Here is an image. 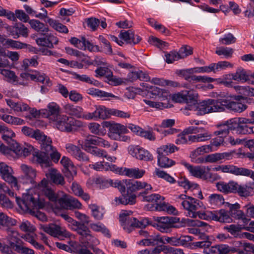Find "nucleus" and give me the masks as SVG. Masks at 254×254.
I'll list each match as a JSON object with an SVG mask.
<instances>
[{
	"instance_id": "obj_1",
	"label": "nucleus",
	"mask_w": 254,
	"mask_h": 254,
	"mask_svg": "<svg viewBox=\"0 0 254 254\" xmlns=\"http://www.w3.org/2000/svg\"><path fill=\"white\" fill-rule=\"evenodd\" d=\"M37 189L49 199L51 208L53 210L62 208H81L82 204L77 199L68 198L65 195L59 197L58 194L49 187L48 182L46 179L41 181Z\"/></svg>"
},
{
	"instance_id": "obj_2",
	"label": "nucleus",
	"mask_w": 254,
	"mask_h": 254,
	"mask_svg": "<svg viewBox=\"0 0 254 254\" xmlns=\"http://www.w3.org/2000/svg\"><path fill=\"white\" fill-rule=\"evenodd\" d=\"M40 184L34 189H30L29 191L23 195L22 199L18 198L14 192L6 187L5 193L15 199L18 206L24 211H31L44 207L46 200L43 198L44 195L41 191L37 189Z\"/></svg>"
},
{
	"instance_id": "obj_3",
	"label": "nucleus",
	"mask_w": 254,
	"mask_h": 254,
	"mask_svg": "<svg viewBox=\"0 0 254 254\" xmlns=\"http://www.w3.org/2000/svg\"><path fill=\"white\" fill-rule=\"evenodd\" d=\"M54 126L59 130L66 132L76 131L85 126L82 121L65 115L57 116Z\"/></svg>"
},
{
	"instance_id": "obj_4",
	"label": "nucleus",
	"mask_w": 254,
	"mask_h": 254,
	"mask_svg": "<svg viewBox=\"0 0 254 254\" xmlns=\"http://www.w3.org/2000/svg\"><path fill=\"white\" fill-rule=\"evenodd\" d=\"M104 126L109 128L108 136L112 140L129 142L130 137L125 135L129 131L127 127L119 123L104 122Z\"/></svg>"
},
{
	"instance_id": "obj_5",
	"label": "nucleus",
	"mask_w": 254,
	"mask_h": 254,
	"mask_svg": "<svg viewBox=\"0 0 254 254\" xmlns=\"http://www.w3.org/2000/svg\"><path fill=\"white\" fill-rule=\"evenodd\" d=\"M176 199L191 218H194L196 211L203 206L202 202L199 200L184 194L177 195Z\"/></svg>"
},
{
	"instance_id": "obj_6",
	"label": "nucleus",
	"mask_w": 254,
	"mask_h": 254,
	"mask_svg": "<svg viewBox=\"0 0 254 254\" xmlns=\"http://www.w3.org/2000/svg\"><path fill=\"white\" fill-rule=\"evenodd\" d=\"M181 164L184 166L191 176L203 180L210 181L214 178V175L210 172V168L207 166H193L182 160Z\"/></svg>"
},
{
	"instance_id": "obj_7",
	"label": "nucleus",
	"mask_w": 254,
	"mask_h": 254,
	"mask_svg": "<svg viewBox=\"0 0 254 254\" xmlns=\"http://www.w3.org/2000/svg\"><path fill=\"white\" fill-rule=\"evenodd\" d=\"M153 220L152 226L161 232H167L171 228L178 227L176 224L179 222L180 219L174 217L154 216Z\"/></svg>"
},
{
	"instance_id": "obj_8",
	"label": "nucleus",
	"mask_w": 254,
	"mask_h": 254,
	"mask_svg": "<svg viewBox=\"0 0 254 254\" xmlns=\"http://www.w3.org/2000/svg\"><path fill=\"white\" fill-rule=\"evenodd\" d=\"M13 174L14 171L10 166L4 162H0V176L1 179L8 183L13 190H18L19 186L17 179L13 176Z\"/></svg>"
},
{
	"instance_id": "obj_9",
	"label": "nucleus",
	"mask_w": 254,
	"mask_h": 254,
	"mask_svg": "<svg viewBox=\"0 0 254 254\" xmlns=\"http://www.w3.org/2000/svg\"><path fill=\"white\" fill-rule=\"evenodd\" d=\"M186 133L183 131L177 135L175 140V143L177 145L190 144L193 143L205 142L209 138L210 135L207 133L203 134H197L195 135H190L188 137L186 136Z\"/></svg>"
},
{
	"instance_id": "obj_10",
	"label": "nucleus",
	"mask_w": 254,
	"mask_h": 254,
	"mask_svg": "<svg viewBox=\"0 0 254 254\" xmlns=\"http://www.w3.org/2000/svg\"><path fill=\"white\" fill-rule=\"evenodd\" d=\"M39 228L46 233L56 238H68L70 236V233L66 229L53 223L49 225H40Z\"/></svg>"
},
{
	"instance_id": "obj_11",
	"label": "nucleus",
	"mask_w": 254,
	"mask_h": 254,
	"mask_svg": "<svg viewBox=\"0 0 254 254\" xmlns=\"http://www.w3.org/2000/svg\"><path fill=\"white\" fill-rule=\"evenodd\" d=\"M197 97L198 94L196 91L187 90L175 93L171 96L172 100L176 102L186 103L187 104H192Z\"/></svg>"
},
{
	"instance_id": "obj_12",
	"label": "nucleus",
	"mask_w": 254,
	"mask_h": 254,
	"mask_svg": "<svg viewBox=\"0 0 254 254\" xmlns=\"http://www.w3.org/2000/svg\"><path fill=\"white\" fill-rule=\"evenodd\" d=\"M96 138H97V136L89 135L84 140H78L77 143L85 151L96 156L101 149L97 147V139Z\"/></svg>"
},
{
	"instance_id": "obj_13",
	"label": "nucleus",
	"mask_w": 254,
	"mask_h": 254,
	"mask_svg": "<svg viewBox=\"0 0 254 254\" xmlns=\"http://www.w3.org/2000/svg\"><path fill=\"white\" fill-rule=\"evenodd\" d=\"M52 144V140L51 138L47 137L43 142L41 143L40 149L48 153L49 156H50L51 160L57 163L61 157V154Z\"/></svg>"
},
{
	"instance_id": "obj_14",
	"label": "nucleus",
	"mask_w": 254,
	"mask_h": 254,
	"mask_svg": "<svg viewBox=\"0 0 254 254\" xmlns=\"http://www.w3.org/2000/svg\"><path fill=\"white\" fill-rule=\"evenodd\" d=\"M224 206L229 208V213L231 217L241 220L244 225H247L250 221V219L246 216L244 212L240 209V205L238 203L231 204L226 202L224 203Z\"/></svg>"
},
{
	"instance_id": "obj_15",
	"label": "nucleus",
	"mask_w": 254,
	"mask_h": 254,
	"mask_svg": "<svg viewBox=\"0 0 254 254\" xmlns=\"http://www.w3.org/2000/svg\"><path fill=\"white\" fill-rule=\"evenodd\" d=\"M128 152L132 156L140 160L151 161L153 160V155L148 150L139 146H129Z\"/></svg>"
},
{
	"instance_id": "obj_16",
	"label": "nucleus",
	"mask_w": 254,
	"mask_h": 254,
	"mask_svg": "<svg viewBox=\"0 0 254 254\" xmlns=\"http://www.w3.org/2000/svg\"><path fill=\"white\" fill-rule=\"evenodd\" d=\"M188 108L190 110L197 111V114L200 115L213 112L211 99L198 103L196 99L192 104L188 106Z\"/></svg>"
},
{
	"instance_id": "obj_17",
	"label": "nucleus",
	"mask_w": 254,
	"mask_h": 254,
	"mask_svg": "<svg viewBox=\"0 0 254 254\" xmlns=\"http://www.w3.org/2000/svg\"><path fill=\"white\" fill-rule=\"evenodd\" d=\"M125 182L127 184V192L136 191L142 189H145L144 192L140 193V195H143V194L148 193L152 190V187L151 185L146 182L128 180V181Z\"/></svg>"
},
{
	"instance_id": "obj_18",
	"label": "nucleus",
	"mask_w": 254,
	"mask_h": 254,
	"mask_svg": "<svg viewBox=\"0 0 254 254\" xmlns=\"http://www.w3.org/2000/svg\"><path fill=\"white\" fill-rule=\"evenodd\" d=\"M6 58H8L13 62H16L19 59V54L17 52L10 51L2 48V50H0V68L10 65V62Z\"/></svg>"
},
{
	"instance_id": "obj_19",
	"label": "nucleus",
	"mask_w": 254,
	"mask_h": 254,
	"mask_svg": "<svg viewBox=\"0 0 254 254\" xmlns=\"http://www.w3.org/2000/svg\"><path fill=\"white\" fill-rule=\"evenodd\" d=\"M112 109H109L104 106H99L96 107V110L93 113L88 112L87 120H95L99 119L106 120L111 116Z\"/></svg>"
},
{
	"instance_id": "obj_20",
	"label": "nucleus",
	"mask_w": 254,
	"mask_h": 254,
	"mask_svg": "<svg viewBox=\"0 0 254 254\" xmlns=\"http://www.w3.org/2000/svg\"><path fill=\"white\" fill-rule=\"evenodd\" d=\"M215 170L217 171H221L223 173H230L235 176L246 177V175H248L247 173L249 172V169L243 167H238L233 165H225L219 166L215 168Z\"/></svg>"
},
{
	"instance_id": "obj_21",
	"label": "nucleus",
	"mask_w": 254,
	"mask_h": 254,
	"mask_svg": "<svg viewBox=\"0 0 254 254\" xmlns=\"http://www.w3.org/2000/svg\"><path fill=\"white\" fill-rule=\"evenodd\" d=\"M63 109L64 112L69 116L87 120L88 112H84L83 109L80 106L67 103L64 106Z\"/></svg>"
},
{
	"instance_id": "obj_22",
	"label": "nucleus",
	"mask_w": 254,
	"mask_h": 254,
	"mask_svg": "<svg viewBox=\"0 0 254 254\" xmlns=\"http://www.w3.org/2000/svg\"><path fill=\"white\" fill-rule=\"evenodd\" d=\"M42 34L40 37L36 39V44L40 46L45 47L49 48H54V45L58 43V39L51 33Z\"/></svg>"
},
{
	"instance_id": "obj_23",
	"label": "nucleus",
	"mask_w": 254,
	"mask_h": 254,
	"mask_svg": "<svg viewBox=\"0 0 254 254\" xmlns=\"http://www.w3.org/2000/svg\"><path fill=\"white\" fill-rule=\"evenodd\" d=\"M21 131L25 135L35 138L38 141L40 145H41V143H43L48 137L39 129L34 130L27 126L22 127Z\"/></svg>"
},
{
	"instance_id": "obj_24",
	"label": "nucleus",
	"mask_w": 254,
	"mask_h": 254,
	"mask_svg": "<svg viewBox=\"0 0 254 254\" xmlns=\"http://www.w3.org/2000/svg\"><path fill=\"white\" fill-rule=\"evenodd\" d=\"M235 193L241 197H247L254 194V182H249L245 185H239L237 183Z\"/></svg>"
},
{
	"instance_id": "obj_25",
	"label": "nucleus",
	"mask_w": 254,
	"mask_h": 254,
	"mask_svg": "<svg viewBox=\"0 0 254 254\" xmlns=\"http://www.w3.org/2000/svg\"><path fill=\"white\" fill-rule=\"evenodd\" d=\"M231 98L227 97L228 106L227 109L235 112L241 113L244 111L247 108L246 105L240 102L241 99L243 98L241 96L235 97V101L231 100Z\"/></svg>"
},
{
	"instance_id": "obj_26",
	"label": "nucleus",
	"mask_w": 254,
	"mask_h": 254,
	"mask_svg": "<svg viewBox=\"0 0 254 254\" xmlns=\"http://www.w3.org/2000/svg\"><path fill=\"white\" fill-rule=\"evenodd\" d=\"M20 76L27 80L38 81L43 83L46 81L48 83L49 81V77L44 73H41L37 70L34 71L32 73L23 72L20 74Z\"/></svg>"
},
{
	"instance_id": "obj_27",
	"label": "nucleus",
	"mask_w": 254,
	"mask_h": 254,
	"mask_svg": "<svg viewBox=\"0 0 254 254\" xmlns=\"http://www.w3.org/2000/svg\"><path fill=\"white\" fill-rule=\"evenodd\" d=\"M119 38L126 43L131 45L136 44L141 40V38L138 35H134L132 30H122L119 34Z\"/></svg>"
},
{
	"instance_id": "obj_28",
	"label": "nucleus",
	"mask_w": 254,
	"mask_h": 254,
	"mask_svg": "<svg viewBox=\"0 0 254 254\" xmlns=\"http://www.w3.org/2000/svg\"><path fill=\"white\" fill-rule=\"evenodd\" d=\"M65 148L68 153L78 160L82 161L88 160L89 159L86 154L82 152L77 146L71 143H67L65 144Z\"/></svg>"
},
{
	"instance_id": "obj_29",
	"label": "nucleus",
	"mask_w": 254,
	"mask_h": 254,
	"mask_svg": "<svg viewBox=\"0 0 254 254\" xmlns=\"http://www.w3.org/2000/svg\"><path fill=\"white\" fill-rule=\"evenodd\" d=\"M20 169L23 175L22 178L25 183H32L36 176V172L34 169L26 164H21Z\"/></svg>"
},
{
	"instance_id": "obj_30",
	"label": "nucleus",
	"mask_w": 254,
	"mask_h": 254,
	"mask_svg": "<svg viewBox=\"0 0 254 254\" xmlns=\"http://www.w3.org/2000/svg\"><path fill=\"white\" fill-rule=\"evenodd\" d=\"M237 182L231 181L228 183L219 182L216 185L217 189L224 193H235L236 192Z\"/></svg>"
},
{
	"instance_id": "obj_31",
	"label": "nucleus",
	"mask_w": 254,
	"mask_h": 254,
	"mask_svg": "<svg viewBox=\"0 0 254 254\" xmlns=\"http://www.w3.org/2000/svg\"><path fill=\"white\" fill-rule=\"evenodd\" d=\"M226 77L230 79L242 83L249 82L250 80L249 76L246 71L242 68L237 69L235 73L227 74Z\"/></svg>"
},
{
	"instance_id": "obj_32",
	"label": "nucleus",
	"mask_w": 254,
	"mask_h": 254,
	"mask_svg": "<svg viewBox=\"0 0 254 254\" xmlns=\"http://www.w3.org/2000/svg\"><path fill=\"white\" fill-rule=\"evenodd\" d=\"M5 230L7 232L6 240L11 248L14 249L17 244L22 243V242L19 238L18 231L11 228L10 227Z\"/></svg>"
},
{
	"instance_id": "obj_33",
	"label": "nucleus",
	"mask_w": 254,
	"mask_h": 254,
	"mask_svg": "<svg viewBox=\"0 0 254 254\" xmlns=\"http://www.w3.org/2000/svg\"><path fill=\"white\" fill-rule=\"evenodd\" d=\"M67 226L70 229L76 231L81 235L86 236L88 234L89 231L88 228L72 218L67 223Z\"/></svg>"
},
{
	"instance_id": "obj_34",
	"label": "nucleus",
	"mask_w": 254,
	"mask_h": 254,
	"mask_svg": "<svg viewBox=\"0 0 254 254\" xmlns=\"http://www.w3.org/2000/svg\"><path fill=\"white\" fill-rule=\"evenodd\" d=\"M87 93L92 96L100 97L102 99V100H109L112 98H115L116 99H119L118 97L111 93L107 92L104 91H102L94 88H90L88 89L87 90Z\"/></svg>"
},
{
	"instance_id": "obj_35",
	"label": "nucleus",
	"mask_w": 254,
	"mask_h": 254,
	"mask_svg": "<svg viewBox=\"0 0 254 254\" xmlns=\"http://www.w3.org/2000/svg\"><path fill=\"white\" fill-rule=\"evenodd\" d=\"M33 156L37 162L40 164L42 167H50L52 164L48 153L41 149L40 151L35 152Z\"/></svg>"
},
{
	"instance_id": "obj_36",
	"label": "nucleus",
	"mask_w": 254,
	"mask_h": 254,
	"mask_svg": "<svg viewBox=\"0 0 254 254\" xmlns=\"http://www.w3.org/2000/svg\"><path fill=\"white\" fill-rule=\"evenodd\" d=\"M89 167L90 169H93L97 171H107L110 170L115 172V171H116V165L104 161H101L90 164L89 165Z\"/></svg>"
},
{
	"instance_id": "obj_37",
	"label": "nucleus",
	"mask_w": 254,
	"mask_h": 254,
	"mask_svg": "<svg viewBox=\"0 0 254 254\" xmlns=\"http://www.w3.org/2000/svg\"><path fill=\"white\" fill-rule=\"evenodd\" d=\"M46 175L48 178H50L56 184L63 185L64 184V177L56 169L50 168Z\"/></svg>"
},
{
	"instance_id": "obj_38",
	"label": "nucleus",
	"mask_w": 254,
	"mask_h": 254,
	"mask_svg": "<svg viewBox=\"0 0 254 254\" xmlns=\"http://www.w3.org/2000/svg\"><path fill=\"white\" fill-rule=\"evenodd\" d=\"M213 112H222L227 109L228 106L227 97L216 100L211 99Z\"/></svg>"
},
{
	"instance_id": "obj_39",
	"label": "nucleus",
	"mask_w": 254,
	"mask_h": 254,
	"mask_svg": "<svg viewBox=\"0 0 254 254\" xmlns=\"http://www.w3.org/2000/svg\"><path fill=\"white\" fill-rule=\"evenodd\" d=\"M7 105L15 112H27L29 109V106L22 102H14L11 99H6Z\"/></svg>"
},
{
	"instance_id": "obj_40",
	"label": "nucleus",
	"mask_w": 254,
	"mask_h": 254,
	"mask_svg": "<svg viewBox=\"0 0 254 254\" xmlns=\"http://www.w3.org/2000/svg\"><path fill=\"white\" fill-rule=\"evenodd\" d=\"M240 119L244 120L243 121L244 123L239 122L237 132L243 134L254 133V126L249 125V124H252L249 121V119L240 118Z\"/></svg>"
},
{
	"instance_id": "obj_41",
	"label": "nucleus",
	"mask_w": 254,
	"mask_h": 254,
	"mask_svg": "<svg viewBox=\"0 0 254 254\" xmlns=\"http://www.w3.org/2000/svg\"><path fill=\"white\" fill-rule=\"evenodd\" d=\"M60 162L64 168L69 172L71 175V177H69V179L70 181L72 180L73 176L76 174V167L70 159L66 156H63Z\"/></svg>"
},
{
	"instance_id": "obj_42",
	"label": "nucleus",
	"mask_w": 254,
	"mask_h": 254,
	"mask_svg": "<svg viewBox=\"0 0 254 254\" xmlns=\"http://www.w3.org/2000/svg\"><path fill=\"white\" fill-rule=\"evenodd\" d=\"M214 220L223 223H231L233 221L229 211L223 209L218 212L215 211Z\"/></svg>"
},
{
	"instance_id": "obj_43",
	"label": "nucleus",
	"mask_w": 254,
	"mask_h": 254,
	"mask_svg": "<svg viewBox=\"0 0 254 254\" xmlns=\"http://www.w3.org/2000/svg\"><path fill=\"white\" fill-rule=\"evenodd\" d=\"M16 220L12 219L3 212L0 213V229H6L8 227L16 225Z\"/></svg>"
},
{
	"instance_id": "obj_44",
	"label": "nucleus",
	"mask_w": 254,
	"mask_h": 254,
	"mask_svg": "<svg viewBox=\"0 0 254 254\" xmlns=\"http://www.w3.org/2000/svg\"><path fill=\"white\" fill-rule=\"evenodd\" d=\"M179 150V148L172 143L163 145L157 149V155H168Z\"/></svg>"
},
{
	"instance_id": "obj_45",
	"label": "nucleus",
	"mask_w": 254,
	"mask_h": 254,
	"mask_svg": "<svg viewBox=\"0 0 254 254\" xmlns=\"http://www.w3.org/2000/svg\"><path fill=\"white\" fill-rule=\"evenodd\" d=\"M0 119L6 123L11 125L18 126L22 125L25 124V122L23 120L7 114L0 115Z\"/></svg>"
},
{
	"instance_id": "obj_46",
	"label": "nucleus",
	"mask_w": 254,
	"mask_h": 254,
	"mask_svg": "<svg viewBox=\"0 0 254 254\" xmlns=\"http://www.w3.org/2000/svg\"><path fill=\"white\" fill-rule=\"evenodd\" d=\"M184 133L186 134H203L207 133L210 135L209 138L207 139V141L209 140L212 137V134L208 130L203 127H195L193 126L189 127L183 130Z\"/></svg>"
},
{
	"instance_id": "obj_47",
	"label": "nucleus",
	"mask_w": 254,
	"mask_h": 254,
	"mask_svg": "<svg viewBox=\"0 0 254 254\" xmlns=\"http://www.w3.org/2000/svg\"><path fill=\"white\" fill-rule=\"evenodd\" d=\"M217 136L212 138L210 140L209 144L210 150L213 152L217 150L221 146L225 145L224 137L223 136L217 135Z\"/></svg>"
},
{
	"instance_id": "obj_48",
	"label": "nucleus",
	"mask_w": 254,
	"mask_h": 254,
	"mask_svg": "<svg viewBox=\"0 0 254 254\" xmlns=\"http://www.w3.org/2000/svg\"><path fill=\"white\" fill-rule=\"evenodd\" d=\"M71 188L75 195L81 197L86 201H88L90 199L89 195L87 193L84 192L81 187L77 183L73 182Z\"/></svg>"
},
{
	"instance_id": "obj_49",
	"label": "nucleus",
	"mask_w": 254,
	"mask_h": 254,
	"mask_svg": "<svg viewBox=\"0 0 254 254\" xmlns=\"http://www.w3.org/2000/svg\"><path fill=\"white\" fill-rule=\"evenodd\" d=\"M0 133L1 134L2 138L7 142H11L15 136L13 130L3 125H0Z\"/></svg>"
},
{
	"instance_id": "obj_50",
	"label": "nucleus",
	"mask_w": 254,
	"mask_h": 254,
	"mask_svg": "<svg viewBox=\"0 0 254 254\" xmlns=\"http://www.w3.org/2000/svg\"><path fill=\"white\" fill-rule=\"evenodd\" d=\"M207 201L212 206H219L226 202L222 195L216 193L210 194L207 198Z\"/></svg>"
},
{
	"instance_id": "obj_51",
	"label": "nucleus",
	"mask_w": 254,
	"mask_h": 254,
	"mask_svg": "<svg viewBox=\"0 0 254 254\" xmlns=\"http://www.w3.org/2000/svg\"><path fill=\"white\" fill-rule=\"evenodd\" d=\"M161 237L158 235L150 236L148 238L143 239L138 242L140 245L146 246H155L161 243Z\"/></svg>"
},
{
	"instance_id": "obj_52",
	"label": "nucleus",
	"mask_w": 254,
	"mask_h": 254,
	"mask_svg": "<svg viewBox=\"0 0 254 254\" xmlns=\"http://www.w3.org/2000/svg\"><path fill=\"white\" fill-rule=\"evenodd\" d=\"M88 128L92 133L99 136H104L106 134V129L101 128L100 125L96 122L89 123Z\"/></svg>"
},
{
	"instance_id": "obj_53",
	"label": "nucleus",
	"mask_w": 254,
	"mask_h": 254,
	"mask_svg": "<svg viewBox=\"0 0 254 254\" xmlns=\"http://www.w3.org/2000/svg\"><path fill=\"white\" fill-rule=\"evenodd\" d=\"M90 228L95 232L102 233L108 238L111 237L109 230L101 223H91L90 225Z\"/></svg>"
},
{
	"instance_id": "obj_54",
	"label": "nucleus",
	"mask_w": 254,
	"mask_h": 254,
	"mask_svg": "<svg viewBox=\"0 0 254 254\" xmlns=\"http://www.w3.org/2000/svg\"><path fill=\"white\" fill-rule=\"evenodd\" d=\"M28 22L31 28L36 31L48 32L49 31L48 27L38 20L31 19Z\"/></svg>"
},
{
	"instance_id": "obj_55",
	"label": "nucleus",
	"mask_w": 254,
	"mask_h": 254,
	"mask_svg": "<svg viewBox=\"0 0 254 254\" xmlns=\"http://www.w3.org/2000/svg\"><path fill=\"white\" fill-rule=\"evenodd\" d=\"M157 164L162 168H169L175 164V162L166 155H157Z\"/></svg>"
},
{
	"instance_id": "obj_56",
	"label": "nucleus",
	"mask_w": 254,
	"mask_h": 254,
	"mask_svg": "<svg viewBox=\"0 0 254 254\" xmlns=\"http://www.w3.org/2000/svg\"><path fill=\"white\" fill-rule=\"evenodd\" d=\"M47 23L56 31L64 33H67L68 32L67 28L58 22L57 20L49 18L47 20Z\"/></svg>"
},
{
	"instance_id": "obj_57",
	"label": "nucleus",
	"mask_w": 254,
	"mask_h": 254,
	"mask_svg": "<svg viewBox=\"0 0 254 254\" xmlns=\"http://www.w3.org/2000/svg\"><path fill=\"white\" fill-rule=\"evenodd\" d=\"M149 89H152V93L154 95H159L161 98V101L168 100L171 97V95L168 91L160 89L156 87H148Z\"/></svg>"
},
{
	"instance_id": "obj_58",
	"label": "nucleus",
	"mask_w": 254,
	"mask_h": 254,
	"mask_svg": "<svg viewBox=\"0 0 254 254\" xmlns=\"http://www.w3.org/2000/svg\"><path fill=\"white\" fill-rule=\"evenodd\" d=\"M210 152H211V151L209 149V146H208V145H203L196 148L194 150L192 151L190 154V156L192 159H194L199 156Z\"/></svg>"
},
{
	"instance_id": "obj_59",
	"label": "nucleus",
	"mask_w": 254,
	"mask_h": 254,
	"mask_svg": "<svg viewBox=\"0 0 254 254\" xmlns=\"http://www.w3.org/2000/svg\"><path fill=\"white\" fill-rule=\"evenodd\" d=\"M89 207L91 210L93 216L96 219L100 220L103 218L105 213V210L103 208L94 204L89 205Z\"/></svg>"
},
{
	"instance_id": "obj_60",
	"label": "nucleus",
	"mask_w": 254,
	"mask_h": 254,
	"mask_svg": "<svg viewBox=\"0 0 254 254\" xmlns=\"http://www.w3.org/2000/svg\"><path fill=\"white\" fill-rule=\"evenodd\" d=\"M48 115L49 116H59L61 108L60 106L56 102H52L47 105Z\"/></svg>"
},
{
	"instance_id": "obj_61",
	"label": "nucleus",
	"mask_w": 254,
	"mask_h": 254,
	"mask_svg": "<svg viewBox=\"0 0 254 254\" xmlns=\"http://www.w3.org/2000/svg\"><path fill=\"white\" fill-rule=\"evenodd\" d=\"M178 185L185 189L195 190L198 188V185L191 183L186 178H181L178 181Z\"/></svg>"
},
{
	"instance_id": "obj_62",
	"label": "nucleus",
	"mask_w": 254,
	"mask_h": 254,
	"mask_svg": "<svg viewBox=\"0 0 254 254\" xmlns=\"http://www.w3.org/2000/svg\"><path fill=\"white\" fill-rule=\"evenodd\" d=\"M234 50L230 47H221L216 48L215 53L219 55H223L225 58L229 59L232 57Z\"/></svg>"
},
{
	"instance_id": "obj_63",
	"label": "nucleus",
	"mask_w": 254,
	"mask_h": 254,
	"mask_svg": "<svg viewBox=\"0 0 254 254\" xmlns=\"http://www.w3.org/2000/svg\"><path fill=\"white\" fill-rule=\"evenodd\" d=\"M154 174L157 176L158 178L164 179L170 183L174 184L176 182L173 177L167 174L166 172L161 170L158 168L155 169Z\"/></svg>"
},
{
	"instance_id": "obj_64",
	"label": "nucleus",
	"mask_w": 254,
	"mask_h": 254,
	"mask_svg": "<svg viewBox=\"0 0 254 254\" xmlns=\"http://www.w3.org/2000/svg\"><path fill=\"white\" fill-rule=\"evenodd\" d=\"M215 211L212 212L210 211H200L197 210L195 212V216L194 218L197 217L200 219L205 220H214Z\"/></svg>"
}]
</instances>
